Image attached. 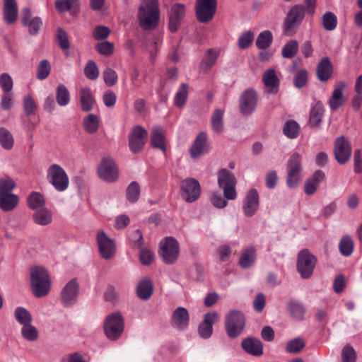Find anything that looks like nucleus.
Returning a JSON list of instances; mask_svg holds the SVG:
<instances>
[{"label": "nucleus", "mask_w": 362, "mask_h": 362, "mask_svg": "<svg viewBox=\"0 0 362 362\" xmlns=\"http://www.w3.org/2000/svg\"><path fill=\"white\" fill-rule=\"evenodd\" d=\"M236 179L234 175L226 168L221 169L218 173V185L223 191V197L219 194H214L211 198L212 204L218 209H223L227 206V201L234 200L237 197L235 190Z\"/></svg>", "instance_id": "obj_1"}, {"label": "nucleus", "mask_w": 362, "mask_h": 362, "mask_svg": "<svg viewBox=\"0 0 362 362\" xmlns=\"http://www.w3.org/2000/svg\"><path fill=\"white\" fill-rule=\"evenodd\" d=\"M137 16L141 28L145 30L154 29L160 19L158 0H141Z\"/></svg>", "instance_id": "obj_2"}, {"label": "nucleus", "mask_w": 362, "mask_h": 362, "mask_svg": "<svg viewBox=\"0 0 362 362\" xmlns=\"http://www.w3.org/2000/svg\"><path fill=\"white\" fill-rule=\"evenodd\" d=\"M30 285L35 297L46 296L50 290V279L47 271L40 267L33 268L30 273Z\"/></svg>", "instance_id": "obj_3"}, {"label": "nucleus", "mask_w": 362, "mask_h": 362, "mask_svg": "<svg viewBox=\"0 0 362 362\" xmlns=\"http://www.w3.org/2000/svg\"><path fill=\"white\" fill-rule=\"evenodd\" d=\"M305 16V8L303 4H296L288 11L283 24V31L286 36H293Z\"/></svg>", "instance_id": "obj_4"}, {"label": "nucleus", "mask_w": 362, "mask_h": 362, "mask_svg": "<svg viewBox=\"0 0 362 362\" xmlns=\"http://www.w3.org/2000/svg\"><path fill=\"white\" fill-rule=\"evenodd\" d=\"M124 320L119 313H114L107 316L104 322L105 336L110 340L118 339L124 332Z\"/></svg>", "instance_id": "obj_5"}, {"label": "nucleus", "mask_w": 362, "mask_h": 362, "mask_svg": "<svg viewBox=\"0 0 362 362\" xmlns=\"http://www.w3.org/2000/svg\"><path fill=\"white\" fill-rule=\"evenodd\" d=\"M245 326V319L243 313L232 310L226 317L225 328L230 338L238 337Z\"/></svg>", "instance_id": "obj_6"}, {"label": "nucleus", "mask_w": 362, "mask_h": 362, "mask_svg": "<svg viewBox=\"0 0 362 362\" xmlns=\"http://www.w3.org/2000/svg\"><path fill=\"white\" fill-rule=\"evenodd\" d=\"M47 177L54 189L58 192H64L69 187V177L65 170L57 164L51 165L47 169Z\"/></svg>", "instance_id": "obj_7"}, {"label": "nucleus", "mask_w": 362, "mask_h": 362, "mask_svg": "<svg viewBox=\"0 0 362 362\" xmlns=\"http://www.w3.org/2000/svg\"><path fill=\"white\" fill-rule=\"evenodd\" d=\"M316 262V257L308 250H303L298 253L297 270L302 278L308 279L312 276Z\"/></svg>", "instance_id": "obj_8"}, {"label": "nucleus", "mask_w": 362, "mask_h": 362, "mask_svg": "<svg viewBox=\"0 0 362 362\" xmlns=\"http://www.w3.org/2000/svg\"><path fill=\"white\" fill-rule=\"evenodd\" d=\"M217 7V0H197L196 16L202 23H206L214 18Z\"/></svg>", "instance_id": "obj_9"}, {"label": "nucleus", "mask_w": 362, "mask_h": 362, "mask_svg": "<svg viewBox=\"0 0 362 362\" xmlns=\"http://www.w3.org/2000/svg\"><path fill=\"white\" fill-rule=\"evenodd\" d=\"M288 175L286 178L287 185L290 188L296 187L300 180L301 156L298 153H294L290 157L288 163Z\"/></svg>", "instance_id": "obj_10"}, {"label": "nucleus", "mask_w": 362, "mask_h": 362, "mask_svg": "<svg viewBox=\"0 0 362 362\" xmlns=\"http://www.w3.org/2000/svg\"><path fill=\"white\" fill-rule=\"evenodd\" d=\"M148 137L147 131L141 126L137 125L133 127L129 135V147L134 153H139L143 151Z\"/></svg>", "instance_id": "obj_11"}, {"label": "nucleus", "mask_w": 362, "mask_h": 362, "mask_svg": "<svg viewBox=\"0 0 362 362\" xmlns=\"http://www.w3.org/2000/svg\"><path fill=\"white\" fill-rule=\"evenodd\" d=\"M182 197L186 202L192 203L197 200L201 194V186L194 178H186L181 181Z\"/></svg>", "instance_id": "obj_12"}, {"label": "nucleus", "mask_w": 362, "mask_h": 362, "mask_svg": "<svg viewBox=\"0 0 362 362\" xmlns=\"http://www.w3.org/2000/svg\"><path fill=\"white\" fill-rule=\"evenodd\" d=\"M98 173L101 179L108 182H115L119 175L117 166L110 157L102 159L98 168Z\"/></svg>", "instance_id": "obj_13"}, {"label": "nucleus", "mask_w": 362, "mask_h": 362, "mask_svg": "<svg viewBox=\"0 0 362 362\" xmlns=\"http://www.w3.org/2000/svg\"><path fill=\"white\" fill-rule=\"evenodd\" d=\"M160 255L165 263L173 264L179 255V243L173 237H167L161 247Z\"/></svg>", "instance_id": "obj_14"}, {"label": "nucleus", "mask_w": 362, "mask_h": 362, "mask_svg": "<svg viewBox=\"0 0 362 362\" xmlns=\"http://www.w3.org/2000/svg\"><path fill=\"white\" fill-rule=\"evenodd\" d=\"M334 155L337 161L341 165L345 164L349 160L351 155V146L348 139L344 136L335 139Z\"/></svg>", "instance_id": "obj_15"}, {"label": "nucleus", "mask_w": 362, "mask_h": 362, "mask_svg": "<svg viewBox=\"0 0 362 362\" xmlns=\"http://www.w3.org/2000/svg\"><path fill=\"white\" fill-rule=\"evenodd\" d=\"M257 100L256 91L252 89L245 90L240 98L239 107L240 112L245 116L250 115L256 109Z\"/></svg>", "instance_id": "obj_16"}, {"label": "nucleus", "mask_w": 362, "mask_h": 362, "mask_svg": "<svg viewBox=\"0 0 362 362\" xmlns=\"http://www.w3.org/2000/svg\"><path fill=\"white\" fill-rule=\"evenodd\" d=\"M79 286L76 279L69 281L61 292V301L65 307H71L77 299Z\"/></svg>", "instance_id": "obj_17"}, {"label": "nucleus", "mask_w": 362, "mask_h": 362, "mask_svg": "<svg viewBox=\"0 0 362 362\" xmlns=\"http://www.w3.org/2000/svg\"><path fill=\"white\" fill-rule=\"evenodd\" d=\"M97 243L103 258L110 259L115 254V245L113 240L109 238L103 231L97 235Z\"/></svg>", "instance_id": "obj_18"}, {"label": "nucleus", "mask_w": 362, "mask_h": 362, "mask_svg": "<svg viewBox=\"0 0 362 362\" xmlns=\"http://www.w3.org/2000/svg\"><path fill=\"white\" fill-rule=\"evenodd\" d=\"M21 23L23 26L28 28V32L32 35L38 34L42 21L40 17H33L29 8H24L21 13Z\"/></svg>", "instance_id": "obj_19"}, {"label": "nucleus", "mask_w": 362, "mask_h": 362, "mask_svg": "<svg viewBox=\"0 0 362 362\" xmlns=\"http://www.w3.org/2000/svg\"><path fill=\"white\" fill-rule=\"evenodd\" d=\"M259 194L256 189H251L247 192L243 202V212L247 217L255 214L259 208Z\"/></svg>", "instance_id": "obj_20"}, {"label": "nucleus", "mask_w": 362, "mask_h": 362, "mask_svg": "<svg viewBox=\"0 0 362 362\" xmlns=\"http://www.w3.org/2000/svg\"><path fill=\"white\" fill-rule=\"evenodd\" d=\"M185 6L182 4H174L170 10L169 19V29L171 32L175 33L185 16Z\"/></svg>", "instance_id": "obj_21"}, {"label": "nucleus", "mask_w": 362, "mask_h": 362, "mask_svg": "<svg viewBox=\"0 0 362 362\" xmlns=\"http://www.w3.org/2000/svg\"><path fill=\"white\" fill-rule=\"evenodd\" d=\"M218 319L216 312L207 313L204 315L203 322L199 325L198 331L199 335L204 339L209 338L213 333V325Z\"/></svg>", "instance_id": "obj_22"}, {"label": "nucleus", "mask_w": 362, "mask_h": 362, "mask_svg": "<svg viewBox=\"0 0 362 362\" xmlns=\"http://www.w3.org/2000/svg\"><path fill=\"white\" fill-rule=\"evenodd\" d=\"M345 87L346 83L344 81H340L335 84L332 94L328 102L332 110H337L344 105L345 98L343 95V90Z\"/></svg>", "instance_id": "obj_23"}, {"label": "nucleus", "mask_w": 362, "mask_h": 362, "mask_svg": "<svg viewBox=\"0 0 362 362\" xmlns=\"http://www.w3.org/2000/svg\"><path fill=\"white\" fill-rule=\"evenodd\" d=\"M171 321L173 327L181 330L186 329L189 322L187 310L183 307L177 308L173 313Z\"/></svg>", "instance_id": "obj_24"}, {"label": "nucleus", "mask_w": 362, "mask_h": 362, "mask_svg": "<svg viewBox=\"0 0 362 362\" xmlns=\"http://www.w3.org/2000/svg\"><path fill=\"white\" fill-rule=\"evenodd\" d=\"M206 141L207 135L205 132H200L197 135L189 150L192 158H197L203 153L208 152Z\"/></svg>", "instance_id": "obj_25"}, {"label": "nucleus", "mask_w": 362, "mask_h": 362, "mask_svg": "<svg viewBox=\"0 0 362 362\" xmlns=\"http://www.w3.org/2000/svg\"><path fill=\"white\" fill-rule=\"evenodd\" d=\"M333 66L329 57H323L318 63L316 69V74L321 82L327 81L332 76Z\"/></svg>", "instance_id": "obj_26"}, {"label": "nucleus", "mask_w": 362, "mask_h": 362, "mask_svg": "<svg viewBox=\"0 0 362 362\" xmlns=\"http://www.w3.org/2000/svg\"><path fill=\"white\" fill-rule=\"evenodd\" d=\"M241 346L245 352L252 356H260L263 354V345L258 339L247 337L242 341Z\"/></svg>", "instance_id": "obj_27"}, {"label": "nucleus", "mask_w": 362, "mask_h": 362, "mask_svg": "<svg viewBox=\"0 0 362 362\" xmlns=\"http://www.w3.org/2000/svg\"><path fill=\"white\" fill-rule=\"evenodd\" d=\"M325 175L321 170H316L304 184V192L307 195L313 194L319 185L324 180Z\"/></svg>", "instance_id": "obj_28"}, {"label": "nucleus", "mask_w": 362, "mask_h": 362, "mask_svg": "<svg viewBox=\"0 0 362 362\" xmlns=\"http://www.w3.org/2000/svg\"><path fill=\"white\" fill-rule=\"evenodd\" d=\"M264 86L269 88V93H276L279 90V80L274 69H267L262 76Z\"/></svg>", "instance_id": "obj_29"}, {"label": "nucleus", "mask_w": 362, "mask_h": 362, "mask_svg": "<svg viewBox=\"0 0 362 362\" xmlns=\"http://www.w3.org/2000/svg\"><path fill=\"white\" fill-rule=\"evenodd\" d=\"M218 57V50H216L215 49H209L201 62V71H202L204 73L209 72L211 70V69L216 64Z\"/></svg>", "instance_id": "obj_30"}, {"label": "nucleus", "mask_w": 362, "mask_h": 362, "mask_svg": "<svg viewBox=\"0 0 362 362\" xmlns=\"http://www.w3.org/2000/svg\"><path fill=\"white\" fill-rule=\"evenodd\" d=\"M153 292V284L148 278H144L138 283L136 295L139 298L146 300L151 297Z\"/></svg>", "instance_id": "obj_31"}, {"label": "nucleus", "mask_w": 362, "mask_h": 362, "mask_svg": "<svg viewBox=\"0 0 362 362\" xmlns=\"http://www.w3.org/2000/svg\"><path fill=\"white\" fill-rule=\"evenodd\" d=\"M151 144L153 148H158L163 153L166 152L165 135L160 127H155L152 129Z\"/></svg>", "instance_id": "obj_32"}, {"label": "nucleus", "mask_w": 362, "mask_h": 362, "mask_svg": "<svg viewBox=\"0 0 362 362\" xmlns=\"http://www.w3.org/2000/svg\"><path fill=\"white\" fill-rule=\"evenodd\" d=\"M256 260V250L255 247L250 246L242 251L239 259V264L243 269L250 267Z\"/></svg>", "instance_id": "obj_33"}, {"label": "nucleus", "mask_w": 362, "mask_h": 362, "mask_svg": "<svg viewBox=\"0 0 362 362\" xmlns=\"http://www.w3.org/2000/svg\"><path fill=\"white\" fill-rule=\"evenodd\" d=\"M81 109L84 112H89L93 108L94 98L89 88H82L79 90Z\"/></svg>", "instance_id": "obj_34"}, {"label": "nucleus", "mask_w": 362, "mask_h": 362, "mask_svg": "<svg viewBox=\"0 0 362 362\" xmlns=\"http://www.w3.org/2000/svg\"><path fill=\"white\" fill-rule=\"evenodd\" d=\"M4 13L5 21L8 24H12L16 21L18 10L16 0H4Z\"/></svg>", "instance_id": "obj_35"}, {"label": "nucleus", "mask_w": 362, "mask_h": 362, "mask_svg": "<svg viewBox=\"0 0 362 362\" xmlns=\"http://www.w3.org/2000/svg\"><path fill=\"white\" fill-rule=\"evenodd\" d=\"M33 219L34 223L37 225H49L52 221V211L47 208L40 209L33 214Z\"/></svg>", "instance_id": "obj_36"}, {"label": "nucleus", "mask_w": 362, "mask_h": 362, "mask_svg": "<svg viewBox=\"0 0 362 362\" xmlns=\"http://www.w3.org/2000/svg\"><path fill=\"white\" fill-rule=\"evenodd\" d=\"M324 106L321 102H317L311 108L310 112L309 123L315 127L318 126L322 122L324 115Z\"/></svg>", "instance_id": "obj_37"}, {"label": "nucleus", "mask_w": 362, "mask_h": 362, "mask_svg": "<svg viewBox=\"0 0 362 362\" xmlns=\"http://www.w3.org/2000/svg\"><path fill=\"white\" fill-rule=\"evenodd\" d=\"M18 198L14 194H0V208L4 211H12L18 204Z\"/></svg>", "instance_id": "obj_38"}, {"label": "nucleus", "mask_w": 362, "mask_h": 362, "mask_svg": "<svg viewBox=\"0 0 362 362\" xmlns=\"http://www.w3.org/2000/svg\"><path fill=\"white\" fill-rule=\"evenodd\" d=\"M223 110L218 108L212 114L211 124L213 131L216 134H221L223 131Z\"/></svg>", "instance_id": "obj_39"}, {"label": "nucleus", "mask_w": 362, "mask_h": 362, "mask_svg": "<svg viewBox=\"0 0 362 362\" xmlns=\"http://www.w3.org/2000/svg\"><path fill=\"white\" fill-rule=\"evenodd\" d=\"M354 243L352 238L348 235H344L339 243L340 253L344 257L350 256L354 251Z\"/></svg>", "instance_id": "obj_40"}, {"label": "nucleus", "mask_w": 362, "mask_h": 362, "mask_svg": "<svg viewBox=\"0 0 362 362\" xmlns=\"http://www.w3.org/2000/svg\"><path fill=\"white\" fill-rule=\"evenodd\" d=\"M56 100L60 106H66L70 101L69 91L62 83L59 84L56 88Z\"/></svg>", "instance_id": "obj_41"}, {"label": "nucleus", "mask_w": 362, "mask_h": 362, "mask_svg": "<svg viewBox=\"0 0 362 362\" xmlns=\"http://www.w3.org/2000/svg\"><path fill=\"white\" fill-rule=\"evenodd\" d=\"M272 42V33L270 30H264L257 36L256 40V46L260 49H265L270 47Z\"/></svg>", "instance_id": "obj_42"}, {"label": "nucleus", "mask_w": 362, "mask_h": 362, "mask_svg": "<svg viewBox=\"0 0 362 362\" xmlns=\"http://www.w3.org/2000/svg\"><path fill=\"white\" fill-rule=\"evenodd\" d=\"M99 124V117L94 114H90L83 119L84 129L89 134L95 133L98 130Z\"/></svg>", "instance_id": "obj_43"}, {"label": "nucleus", "mask_w": 362, "mask_h": 362, "mask_svg": "<svg viewBox=\"0 0 362 362\" xmlns=\"http://www.w3.org/2000/svg\"><path fill=\"white\" fill-rule=\"evenodd\" d=\"M283 132L288 138L296 139L299 135L300 126L295 120H288L284 125Z\"/></svg>", "instance_id": "obj_44"}, {"label": "nucleus", "mask_w": 362, "mask_h": 362, "mask_svg": "<svg viewBox=\"0 0 362 362\" xmlns=\"http://www.w3.org/2000/svg\"><path fill=\"white\" fill-rule=\"evenodd\" d=\"M14 316L17 322L22 326L32 323V315L25 308L17 307L14 311Z\"/></svg>", "instance_id": "obj_45"}, {"label": "nucleus", "mask_w": 362, "mask_h": 362, "mask_svg": "<svg viewBox=\"0 0 362 362\" xmlns=\"http://www.w3.org/2000/svg\"><path fill=\"white\" fill-rule=\"evenodd\" d=\"M322 25L326 30H334L337 26V16L331 11L325 13L322 17Z\"/></svg>", "instance_id": "obj_46"}, {"label": "nucleus", "mask_w": 362, "mask_h": 362, "mask_svg": "<svg viewBox=\"0 0 362 362\" xmlns=\"http://www.w3.org/2000/svg\"><path fill=\"white\" fill-rule=\"evenodd\" d=\"M13 137L4 127H0V144L5 150H11L13 146Z\"/></svg>", "instance_id": "obj_47"}, {"label": "nucleus", "mask_w": 362, "mask_h": 362, "mask_svg": "<svg viewBox=\"0 0 362 362\" xmlns=\"http://www.w3.org/2000/svg\"><path fill=\"white\" fill-rule=\"evenodd\" d=\"M22 337L30 341H34L38 339L39 333L37 328L32 325V323L22 326Z\"/></svg>", "instance_id": "obj_48"}, {"label": "nucleus", "mask_w": 362, "mask_h": 362, "mask_svg": "<svg viewBox=\"0 0 362 362\" xmlns=\"http://www.w3.org/2000/svg\"><path fill=\"white\" fill-rule=\"evenodd\" d=\"M55 7L59 12H65L74 10L78 6V0H57L55 1Z\"/></svg>", "instance_id": "obj_49"}, {"label": "nucleus", "mask_w": 362, "mask_h": 362, "mask_svg": "<svg viewBox=\"0 0 362 362\" xmlns=\"http://www.w3.org/2000/svg\"><path fill=\"white\" fill-rule=\"evenodd\" d=\"M28 206L32 209H37L45 204L43 196L39 192H32L28 197Z\"/></svg>", "instance_id": "obj_50"}, {"label": "nucleus", "mask_w": 362, "mask_h": 362, "mask_svg": "<svg viewBox=\"0 0 362 362\" xmlns=\"http://www.w3.org/2000/svg\"><path fill=\"white\" fill-rule=\"evenodd\" d=\"M298 50V43L295 40H289L282 48L281 54L284 58L293 57Z\"/></svg>", "instance_id": "obj_51"}, {"label": "nucleus", "mask_w": 362, "mask_h": 362, "mask_svg": "<svg viewBox=\"0 0 362 362\" xmlns=\"http://www.w3.org/2000/svg\"><path fill=\"white\" fill-rule=\"evenodd\" d=\"M255 35L251 30H247L241 34L238 39V47L241 49L248 48L254 41Z\"/></svg>", "instance_id": "obj_52"}, {"label": "nucleus", "mask_w": 362, "mask_h": 362, "mask_svg": "<svg viewBox=\"0 0 362 362\" xmlns=\"http://www.w3.org/2000/svg\"><path fill=\"white\" fill-rule=\"evenodd\" d=\"M140 196V186L137 182H132L127 189V199L132 203L136 202Z\"/></svg>", "instance_id": "obj_53"}, {"label": "nucleus", "mask_w": 362, "mask_h": 362, "mask_svg": "<svg viewBox=\"0 0 362 362\" xmlns=\"http://www.w3.org/2000/svg\"><path fill=\"white\" fill-rule=\"evenodd\" d=\"M288 310L291 315L298 320H300L303 317L305 313L304 306L296 301H291L288 305Z\"/></svg>", "instance_id": "obj_54"}, {"label": "nucleus", "mask_w": 362, "mask_h": 362, "mask_svg": "<svg viewBox=\"0 0 362 362\" xmlns=\"http://www.w3.org/2000/svg\"><path fill=\"white\" fill-rule=\"evenodd\" d=\"M188 95V85L182 83L177 90L175 97V103L177 107H182L185 103Z\"/></svg>", "instance_id": "obj_55"}, {"label": "nucleus", "mask_w": 362, "mask_h": 362, "mask_svg": "<svg viewBox=\"0 0 362 362\" xmlns=\"http://www.w3.org/2000/svg\"><path fill=\"white\" fill-rule=\"evenodd\" d=\"M50 63L47 59L42 60L37 67V78L39 80H45L50 74Z\"/></svg>", "instance_id": "obj_56"}, {"label": "nucleus", "mask_w": 362, "mask_h": 362, "mask_svg": "<svg viewBox=\"0 0 362 362\" xmlns=\"http://www.w3.org/2000/svg\"><path fill=\"white\" fill-rule=\"evenodd\" d=\"M104 82L108 87H112L117 83L118 76L117 72L111 68L107 67L103 73Z\"/></svg>", "instance_id": "obj_57"}, {"label": "nucleus", "mask_w": 362, "mask_h": 362, "mask_svg": "<svg viewBox=\"0 0 362 362\" xmlns=\"http://www.w3.org/2000/svg\"><path fill=\"white\" fill-rule=\"evenodd\" d=\"M84 74L90 80H95L98 77L99 70L96 64L93 60H89L85 68Z\"/></svg>", "instance_id": "obj_58"}, {"label": "nucleus", "mask_w": 362, "mask_h": 362, "mask_svg": "<svg viewBox=\"0 0 362 362\" xmlns=\"http://www.w3.org/2000/svg\"><path fill=\"white\" fill-rule=\"evenodd\" d=\"M304 340L301 338H296L288 342L286 349L288 353H298L304 348Z\"/></svg>", "instance_id": "obj_59"}, {"label": "nucleus", "mask_w": 362, "mask_h": 362, "mask_svg": "<svg viewBox=\"0 0 362 362\" xmlns=\"http://www.w3.org/2000/svg\"><path fill=\"white\" fill-rule=\"evenodd\" d=\"M37 105L30 95H27L23 99V110L26 115H35Z\"/></svg>", "instance_id": "obj_60"}, {"label": "nucleus", "mask_w": 362, "mask_h": 362, "mask_svg": "<svg viewBox=\"0 0 362 362\" xmlns=\"http://www.w3.org/2000/svg\"><path fill=\"white\" fill-rule=\"evenodd\" d=\"M95 49L103 56H110L114 52V45L108 41H103L96 44Z\"/></svg>", "instance_id": "obj_61"}, {"label": "nucleus", "mask_w": 362, "mask_h": 362, "mask_svg": "<svg viewBox=\"0 0 362 362\" xmlns=\"http://www.w3.org/2000/svg\"><path fill=\"white\" fill-rule=\"evenodd\" d=\"M342 362H356V353L350 344H346L341 351Z\"/></svg>", "instance_id": "obj_62"}, {"label": "nucleus", "mask_w": 362, "mask_h": 362, "mask_svg": "<svg viewBox=\"0 0 362 362\" xmlns=\"http://www.w3.org/2000/svg\"><path fill=\"white\" fill-rule=\"evenodd\" d=\"M16 183L10 177L0 178V194H11Z\"/></svg>", "instance_id": "obj_63"}, {"label": "nucleus", "mask_w": 362, "mask_h": 362, "mask_svg": "<svg viewBox=\"0 0 362 362\" xmlns=\"http://www.w3.org/2000/svg\"><path fill=\"white\" fill-rule=\"evenodd\" d=\"M0 86L3 90V93L11 92L13 81L8 74L3 73L0 75Z\"/></svg>", "instance_id": "obj_64"}]
</instances>
